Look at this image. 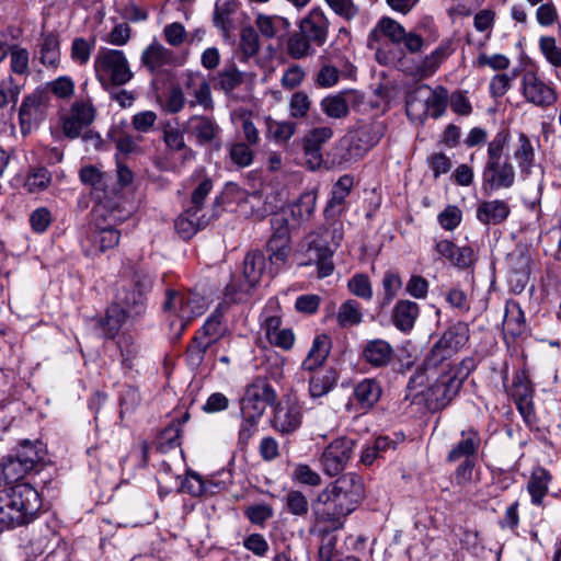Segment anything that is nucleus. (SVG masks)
I'll use <instances>...</instances> for the list:
<instances>
[{
	"instance_id": "1",
	"label": "nucleus",
	"mask_w": 561,
	"mask_h": 561,
	"mask_svg": "<svg viewBox=\"0 0 561 561\" xmlns=\"http://www.w3.org/2000/svg\"><path fill=\"white\" fill-rule=\"evenodd\" d=\"M362 493L363 483L358 476H342L318 494L311 504L312 513L319 523L339 529L345 517L355 511Z\"/></svg>"
},
{
	"instance_id": "2",
	"label": "nucleus",
	"mask_w": 561,
	"mask_h": 561,
	"mask_svg": "<svg viewBox=\"0 0 561 561\" xmlns=\"http://www.w3.org/2000/svg\"><path fill=\"white\" fill-rule=\"evenodd\" d=\"M41 506V496L32 484L0 485V533L31 523Z\"/></svg>"
},
{
	"instance_id": "3",
	"label": "nucleus",
	"mask_w": 561,
	"mask_h": 561,
	"mask_svg": "<svg viewBox=\"0 0 561 561\" xmlns=\"http://www.w3.org/2000/svg\"><path fill=\"white\" fill-rule=\"evenodd\" d=\"M385 37L394 45H403L410 54L421 53L425 41L423 36L415 31H407L404 26L389 16H382L369 32L367 46L376 49L377 59L381 62V51L379 43Z\"/></svg>"
},
{
	"instance_id": "4",
	"label": "nucleus",
	"mask_w": 561,
	"mask_h": 561,
	"mask_svg": "<svg viewBox=\"0 0 561 561\" xmlns=\"http://www.w3.org/2000/svg\"><path fill=\"white\" fill-rule=\"evenodd\" d=\"M163 310L176 316V320L171 322V328L175 330L174 335L180 339L187 325L197 317H201L207 310V302L204 297L196 293H182L168 289Z\"/></svg>"
},
{
	"instance_id": "5",
	"label": "nucleus",
	"mask_w": 561,
	"mask_h": 561,
	"mask_svg": "<svg viewBox=\"0 0 561 561\" xmlns=\"http://www.w3.org/2000/svg\"><path fill=\"white\" fill-rule=\"evenodd\" d=\"M94 70L105 89L124 85L134 77L125 54L118 49L101 48L94 58Z\"/></svg>"
},
{
	"instance_id": "6",
	"label": "nucleus",
	"mask_w": 561,
	"mask_h": 561,
	"mask_svg": "<svg viewBox=\"0 0 561 561\" xmlns=\"http://www.w3.org/2000/svg\"><path fill=\"white\" fill-rule=\"evenodd\" d=\"M333 254L334 250L330 248L325 238L318 232H311L301 242L300 265H316L318 278H324L334 271Z\"/></svg>"
},
{
	"instance_id": "7",
	"label": "nucleus",
	"mask_w": 561,
	"mask_h": 561,
	"mask_svg": "<svg viewBox=\"0 0 561 561\" xmlns=\"http://www.w3.org/2000/svg\"><path fill=\"white\" fill-rule=\"evenodd\" d=\"M462 379L457 376L454 369L444 370L432 383L426 388V404L432 410H442L446 408L457 396L461 388Z\"/></svg>"
},
{
	"instance_id": "8",
	"label": "nucleus",
	"mask_w": 561,
	"mask_h": 561,
	"mask_svg": "<svg viewBox=\"0 0 561 561\" xmlns=\"http://www.w3.org/2000/svg\"><path fill=\"white\" fill-rule=\"evenodd\" d=\"M383 134L385 126L381 122H371L359 126L350 134L347 139V152L344 156V160L350 162L364 157L380 141Z\"/></svg>"
},
{
	"instance_id": "9",
	"label": "nucleus",
	"mask_w": 561,
	"mask_h": 561,
	"mask_svg": "<svg viewBox=\"0 0 561 561\" xmlns=\"http://www.w3.org/2000/svg\"><path fill=\"white\" fill-rule=\"evenodd\" d=\"M516 171L510 159L486 160L482 171V190L490 195L515 184Z\"/></svg>"
},
{
	"instance_id": "10",
	"label": "nucleus",
	"mask_w": 561,
	"mask_h": 561,
	"mask_svg": "<svg viewBox=\"0 0 561 561\" xmlns=\"http://www.w3.org/2000/svg\"><path fill=\"white\" fill-rule=\"evenodd\" d=\"M276 400L274 388L265 379L256 378L245 389L240 401V412H245L262 417L268 404Z\"/></svg>"
},
{
	"instance_id": "11",
	"label": "nucleus",
	"mask_w": 561,
	"mask_h": 561,
	"mask_svg": "<svg viewBox=\"0 0 561 561\" xmlns=\"http://www.w3.org/2000/svg\"><path fill=\"white\" fill-rule=\"evenodd\" d=\"M354 450V440L339 437L331 442L322 451L320 462L325 474L339 476L348 463Z\"/></svg>"
},
{
	"instance_id": "12",
	"label": "nucleus",
	"mask_w": 561,
	"mask_h": 561,
	"mask_svg": "<svg viewBox=\"0 0 561 561\" xmlns=\"http://www.w3.org/2000/svg\"><path fill=\"white\" fill-rule=\"evenodd\" d=\"M265 266V256L261 251L249 252L243 260V279L238 284L231 282L226 288L227 294H249L260 282Z\"/></svg>"
},
{
	"instance_id": "13",
	"label": "nucleus",
	"mask_w": 561,
	"mask_h": 561,
	"mask_svg": "<svg viewBox=\"0 0 561 561\" xmlns=\"http://www.w3.org/2000/svg\"><path fill=\"white\" fill-rule=\"evenodd\" d=\"M522 92L527 102L541 108L551 106L558 99L554 88L534 71L523 75Z\"/></svg>"
},
{
	"instance_id": "14",
	"label": "nucleus",
	"mask_w": 561,
	"mask_h": 561,
	"mask_svg": "<svg viewBox=\"0 0 561 561\" xmlns=\"http://www.w3.org/2000/svg\"><path fill=\"white\" fill-rule=\"evenodd\" d=\"M95 118V108L90 100H76L69 115L64 119L62 130L68 138H77L83 128Z\"/></svg>"
},
{
	"instance_id": "15",
	"label": "nucleus",
	"mask_w": 561,
	"mask_h": 561,
	"mask_svg": "<svg viewBox=\"0 0 561 561\" xmlns=\"http://www.w3.org/2000/svg\"><path fill=\"white\" fill-rule=\"evenodd\" d=\"M48 98L39 91L24 98L19 112L20 126L23 135L31 131L32 127L44 119Z\"/></svg>"
},
{
	"instance_id": "16",
	"label": "nucleus",
	"mask_w": 561,
	"mask_h": 561,
	"mask_svg": "<svg viewBox=\"0 0 561 561\" xmlns=\"http://www.w3.org/2000/svg\"><path fill=\"white\" fill-rule=\"evenodd\" d=\"M302 423L301 409L291 401L276 404L272 420V427L282 435L295 433Z\"/></svg>"
},
{
	"instance_id": "17",
	"label": "nucleus",
	"mask_w": 561,
	"mask_h": 561,
	"mask_svg": "<svg viewBox=\"0 0 561 561\" xmlns=\"http://www.w3.org/2000/svg\"><path fill=\"white\" fill-rule=\"evenodd\" d=\"M140 61L153 76L163 73L167 67L176 66L175 54L157 41H153L146 47L141 54Z\"/></svg>"
},
{
	"instance_id": "18",
	"label": "nucleus",
	"mask_w": 561,
	"mask_h": 561,
	"mask_svg": "<svg viewBox=\"0 0 561 561\" xmlns=\"http://www.w3.org/2000/svg\"><path fill=\"white\" fill-rule=\"evenodd\" d=\"M298 28L302 31L317 47H321L328 41L330 21L321 8H312L300 20Z\"/></svg>"
},
{
	"instance_id": "19",
	"label": "nucleus",
	"mask_w": 561,
	"mask_h": 561,
	"mask_svg": "<svg viewBox=\"0 0 561 561\" xmlns=\"http://www.w3.org/2000/svg\"><path fill=\"white\" fill-rule=\"evenodd\" d=\"M480 432L469 426L460 432V439L454 444L447 454L446 461L454 463L461 459H477L481 446Z\"/></svg>"
},
{
	"instance_id": "20",
	"label": "nucleus",
	"mask_w": 561,
	"mask_h": 561,
	"mask_svg": "<svg viewBox=\"0 0 561 561\" xmlns=\"http://www.w3.org/2000/svg\"><path fill=\"white\" fill-rule=\"evenodd\" d=\"M354 180L351 175H342L332 186L331 196L323 211L324 218L341 217L347 210L346 198L351 194Z\"/></svg>"
},
{
	"instance_id": "21",
	"label": "nucleus",
	"mask_w": 561,
	"mask_h": 561,
	"mask_svg": "<svg viewBox=\"0 0 561 561\" xmlns=\"http://www.w3.org/2000/svg\"><path fill=\"white\" fill-rule=\"evenodd\" d=\"M185 131L196 139L197 145L204 146L215 141L221 129L211 117L193 115L185 124Z\"/></svg>"
},
{
	"instance_id": "22",
	"label": "nucleus",
	"mask_w": 561,
	"mask_h": 561,
	"mask_svg": "<svg viewBox=\"0 0 561 561\" xmlns=\"http://www.w3.org/2000/svg\"><path fill=\"white\" fill-rule=\"evenodd\" d=\"M362 358L374 368L388 366L393 357L394 350L392 345L382 339L368 340L362 348Z\"/></svg>"
},
{
	"instance_id": "23",
	"label": "nucleus",
	"mask_w": 561,
	"mask_h": 561,
	"mask_svg": "<svg viewBox=\"0 0 561 561\" xmlns=\"http://www.w3.org/2000/svg\"><path fill=\"white\" fill-rule=\"evenodd\" d=\"M333 136L331 127H317L310 130L304 141V150L307 157L306 163L311 170H316L322 162L321 147Z\"/></svg>"
},
{
	"instance_id": "24",
	"label": "nucleus",
	"mask_w": 561,
	"mask_h": 561,
	"mask_svg": "<svg viewBox=\"0 0 561 561\" xmlns=\"http://www.w3.org/2000/svg\"><path fill=\"white\" fill-rule=\"evenodd\" d=\"M511 214V207L503 199L483 201L477 206L476 218L485 226L503 224Z\"/></svg>"
},
{
	"instance_id": "25",
	"label": "nucleus",
	"mask_w": 561,
	"mask_h": 561,
	"mask_svg": "<svg viewBox=\"0 0 561 561\" xmlns=\"http://www.w3.org/2000/svg\"><path fill=\"white\" fill-rule=\"evenodd\" d=\"M381 393L376 379L365 378L355 385L351 401L362 410H369L379 401Z\"/></svg>"
},
{
	"instance_id": "26",
	"label": "nucleus",
	"mask_w": 561,
	"mask_h": 561,
	"mask_svg": "<svg viewBox=\"0 0 561 561\" xmlns=\"http://www.w3.org/2000/svg\"><path fill=\"white\" fill-rule=\"evenodd\" d=\"M451 54L449 43H442L430 55L425 56L422 61L412 69H404L412 76L420 78H428L433 76L439 68L442 62Z\"/></svg>"
},
{
	"instance_id": "27",
	"label": "nucleus",
	"mask_w": 561,
	"mask_h": 561,
	"mask_svg": "<svg viewBox=\"0 0 561 561\" xmlns=\"http://www.w3.org/2000/svg\"><path fill=\"white\" fill-rule=\"evenodd\" d=\"M185 85L188 93L194 96V101H190L191 107L201 105L205 111L214 108L210 84L202 75H190Z\"/></svg>"
},
{
	"instance_id": "28",
	"label": "nucleus",
	"mask_w": 561,
	"mask_h": 561,
	"mask_svg": "<svg viewBox=\"0 0 561 561\" xmlns=\"http://www.w3.org/2000/svg\"><path fill=\"white\" fill-rule=\"evenodd\" d=\"M420 316V307L409 299H400L392 309V322L401 332H410Z\"/></svg>"
},
{
	"instance_id": "29",
	"label": "nucleus",
	"mask_w": 561,
	"mask_h": 561,
	"mask_svg": "<svg viewBox=\"0 0 561 561\" xmlns=\"http://www.w3.org/2000/svg\"><path fill=\"white\" fill-rule=\"evenodd\" d=\"M317 205V194L314 192H305L293 204L285 207L291 218V225L299 227L309 221L313 216Z\"/></svg>"
},
{
	"instance_id": "30",
	"label": "nucleus",
	"mask_w": 561,
	"mask_h": 561,
	"mask_svg": "<svg viewBox=\"0 0 561 561\" xmlns=\"http://www.w3.org/2000/svg\"><path fill=\"white\" fill-rule=\"evenodd\" d=\"M331 350V340L327 334L317 335L312 345L307 354V357L301 364V368L307 371H314L319 369L325 362Z\"/></svg>"
},
{
	"instance_id": "31",
	"label": "nucleus",
	"mask_w": 561,
	"mask_h": 561,
	"mask_svg": "<svg viewBox=\"0 0 561 561\" xmlns=\"http://www.w3.org/2000/svg\"><path fill=\"white\" fill-rule=\"evenodd\" d=\"M127 318H129L128 311L119 305L108 307L105 317L99 321L101 336L104 339L115 337Z\"/></svg>"
},
{
	"instance_id": "32",
	"label": "nucleus",
	"mask_w": 561,
	"mask_h": 561,
	"mask_svg": "<svg viewBox=\"0 0 561 561\" xmlns=\"http://www.w3.org/2000/svg\"><path fill=\"white\" fill-rule=\"evenodd\" d=\"M39 61L47 68L56 69L60 64L59 36L54 33H43L39 42Z\"/></svg>"
},
{
	"instance_id": "33",
	"label": "nucleus",
	"mask_w": 561,
	"mask_h": 561,
	"mask_svg": "<svg viewBox=\"0 0 561 561\" xmlns=\"http://www.w3.org/2000/svg\"><path fill=\"white\" fill-rule=\"evenodd\" d=\"M513 157L516 160L522 174L528 175L531 173L536 161V153L535 148L526 134H518Z\"/></svg>"
},
{
	"instance_id": "34",
	"label": "nucleus",
	"mask_w": 561,
	"mask_h": 561,
	"mask_svg": "<svg viewBox=\"0 0 561 561\" xmlns=\"http://www.w3.org/2000/svg\"><path fill=\"white\" fill-rule=\"evenodd\" d=\"M551 474L542 467H537L533 470L531 476L527 482V491L531 497V504L541 506L543 499L548 493Z\"/></svg>"
},
{
	"instance_id": "35",
	"label": "nucleus",
	"mask_w": 561,
	"mask_h": 561,
	"mask_svg": "<svg viewBox=\"0 0 561 561\" xmlns=\"http://www.w3.org/2000/svg\"><path fill=\"white\" fill-rule=\"evenodd\" d=\"M351 99L352 92L348 91L328 95L320 102L321 111L330 118H344L348 115Z\"/></svg>"
},
{
	"instance_id": "36",
	"label": "nucleus",
	"mask_w": 561,
	"mask_h": 561,
	"mask_svg": "<svg viewBox=\"0 0 561 561\" xmlns=\"http://www.w3.org/2000/svg\"><path fill=\"white\" fill-rule=\"evenodd\" d=\"M255 25L264 37L273 38L286 36L290 22L279 15L259 14L255 19Z\"/></svg>"
},
{
	"instance_id": "37",
	"label": "nucleus",
	"mask_w": 561,
	"mask_h": 561,
	"mask_svg": "<svg viewBox=\"0 0 561 561\" xmlns=\"http://www.w3.org/2000/svg\"><path fill=\"white\" fill-rule=\"evenodd\" d=\"M430 93V85L422 84L416 87L407 98V114L413 121L423 122L427 117L426 98Z\"/></svg>"
},
{
	"instance_id": "38",
	"label": "nucleus",
	"mask_w": 561,
	"mask_h": 561,
	"mask_svg": "<svg viewBox=\"0 0 561 561\" xmlns=\"http://www.w3.org/2000/svg\"><path fill=\"white\" fill-rule=\"evenodd\" d=\"M503 328L506 334L513 337L522 335L526 331V320L519 304L511 301L506 304Z\"/></svg>"
},
{
	"instance_id": "39",
	"label": "nucleus",
	"mask_w": 561,
	"mask_h": 561,
	"mask_svg": "<svg viewBox=\"0 0 561 561\" xmlns=\"http://www.w3.org/2000/svg\"><path fill=\"white\" fill-rule=\"evenodd\" d=\"M266 251L271 263V272H273V268L277 272L286 264L290 254V239L271 237L266 244Z\"/></svg>"
},
{
	"instance_id": "40",
	"label": "nucleus",
	"mask_w": 561,
	"mask_h": 561,
	"mask_svg": "<svg viewBox=\"0 0 561 561\" xmlns=\"http://www.w3.org/2000/svg\"><path fill=\"white\" fill-rule=\"evenodd\" d=\"M93 247L100 252L115 248L121 239V231L112 226H101L95 222L91 232Z\"/></svg>"
},
{
	"instance_id": "41",
	"label": "nucleus",
	"mask_w": 561,
	"mask_h": 561,
	"mask_svg": "<svg viewBox=\"0 0 561 561\" xmlns=\"http://www.w3.org/2000/svg\"><path fill=\"white\" fill-rule=\"evenodd\" d=\"M244 73L234 64L226 65L214 78L216 89L232 93L243 82Z\"/></svg>"
},
{
	"instance_id": "42",
	"label": "nucleus",
	"mask_w": 561,
	"mask_h": 561,
	"mask_svg": "<svg viewBox=\"0 0 561 561\" xmlns=\"http://www.w3.org/2000/svg\"><path fill=\"white\" fill-rule=\"evenodd\" d=\"M227 331L222 322V312L216 309L205 321L196 335L209 342L211 345L221 339Z\"/></svg>"
},
{
	"instance_id": "43",
	"label": "nucleus",
	"mask_w": 561,
	"mask_h": 561,
	"mask_svg": "<svg viewBox=\"0 0 561 561\" xmlns=\"http://www.w3.org/2000/svg\"><path fill=\"white\" fill-rule=\"evenodd\" d=\"M309 379V393L311 398H321L329 393L335 382L336 377L332 369L314 370Z\"/></svg>"
},
{
	"instance_id": "44",
	"label": "nucleus",
	"mask_w": 561,
	"mask_h": 561,
	"mask_svg": "<svg viewBox=\"0 0 561 561\" xmlns=\"http://www.w3.org/2000/svg\"><path fill=\"white\" fill-rule=\"evenodd\" d=\"M163 141L171 151H182L183 162L194 160L195 152L185 144L184 133L175 127H167L163 129Z\"/></svg>"
},
{
	"instance_id": "45",
	"label": "nucleus",
	"mask_w": 561,
	"mask_h": 561,
	"mask_svg": "<svg viewBox=\"0 0 561 561\" xmlns=\"http://www.w3.org/2000/svg\"><path fill=\"white\" fill-rule=\"evenodd\" d=\"M313 42L300 30L291 34L287 41V53L294 59L312 56L316 51Z\"/></svg>"
},
{
	"instance_id": "46",
	"label": "nucleus",
	"mask_w": 561,
	"mask_h": 561,
	"mask_svg": "<svg viewBox=\"0 0 561 561\" xmlns=\"http://www.w3.org/2000/svg\"><path fill=\"white\" fill-rule=\"evenodd\" d=\"M45 450L43 444L39 442L32 443L23 440L18 449L16 457L22 460L25 468L33 470L36 466L44 460Z\"/></svg>"
},
{
	"instance_id": "47",
	"label": "nucleus",
	"mask_w": 561,
	"mask_h": 561,
	"mask_svg": "<svg viewBox=\"0 0 561 561\" xmlns=\"http://www.w3.org/2000/svg\"><path fill=\"white\" fill-rule=\"evenodd\" d=\"M237 11V2L234 0H219L215 4L214 10V25L224 32V34H228L231 26L232 21L231 16Z\"/></svg>"
},
{
	"instance_id": "48",
	"label": "nucleus",
	"mask_w": 561,
	"mask_h": 561,
	"mask_svg": "<svg viewBox=\"0 0 561 561\" xmlns=\"http://www.w3.org/2000/svg\"><path fill=\"white\" fill-rule=\"evenodd\" d=\"M469 337L470 329L468 323L460 321L448 328L440 336V340H443L444 343L449 346V350H453L455 353H457L467 344Z\"/></svg>"
},
{
	"instance_id": "49",
	"label": "nucleus",
	"mask_w": 561,
	"mask_h": 561,
	"mask_svg": "<svg viewBox=\"0 0 561 561\" xmlns=\"http://www.w3.org/2000/svg\"><path fill=\"white\" fill-rule=\"evenodd\" d=\"M363 321V312L356 300L344 301L336 313V322L341 328L358 325Z\"/></svg>"
},
{
	"instance_id": "50",
	"label": "nucleus",
	"mask_w": 561,
	"mask_h": 561,
	"mask_svg": "<svg viewBox=\"0 0 561 561\" xmlns=\"http://www.w3.org/2000/svg\"><path fill=\"white\" fill-rule=\"evenodd\" d=\"M296 131V124L288 121H275L266 118V137L275 142L288 141Z\"/></svg>"
},
{
	"instance_id": "51",
	"label": "nucleus",
	"mask_w": 561,
	"mask_h": 561,
	"mask_svg": "<svg viewBox=\"0 0 561 561\" xmlns=\"http://www.w3.org/2000/svg\"><path fill=\"white\" fill-rule=\"evenodd\" d=\"M218 484L213 481L204 480L198 473L194 471H188L186 473V478L182 483V489L184 492L193 495V496H202L207 493H214V488H217Z\"/></svg>"
},
{
	"instance_id": "52",
	"label": "nucleus",
	"mask_w": 561,
	"mask_h": 561,
	"mask_svg": "<svg viewBox=\"0 0 561 561\" xmlns=\"http://www.w3.org/2000/svg\"><path fill=\"white\" fill-rule=\"evenodd\" d=\"M197 213L198 211L193 210V208H187L185 213L175 220V229L182 238H192L204 225L201 218L197 217Z\"/></svg>"
},
{
	"instance_id": "53",
	"label": "nucleus",
	"mask_w": 561,
	"mask_h": 561,
	"mask_svg": "<svg viewBox=\"0 0 561 561\" xmlns=\"http://www.w3.org/2000/svg\"><path fill=\"white\" fill-rule=\"evenodd\" d=\"M538 48L545 60L553 68H561V46L554 36L541 35L538 39Z\"/></svg>"
},
{
	"instance_id": "54",
	"label": "nucleus",
	"mask_w": 561,
	"mask_h": 561,
	"mask_svg": "<svg viewBox=\"0 0 561 561\" xmlns=\"http://www.w3.org/2000/svg\"><path fill=\"white\" fill-rule=\"evenodd\" d=\"M426 95V98H428V101H426L427 116L431 115L434 118L440 117L445 113L448 103L447 89L440 85L435 89L430 87V93Z\"/></svg>"
},
{
	"instance_id": "55",
	"label": "nucleus",
	"mask_w": 561,
	"mask_h": 561,
	"mask_svg": "<svg viewBox=\"0 0 561 561\" xmlns=\"http://www.w3.org/2000/svg\"><path fill=\"white\" fill-rule=\"evenodd\" d=\"M114 305H119L128 311V317L138 316L144 311V296L139 289H130L118 293L117 301Z\"/></svg>"
},
{
	"instance_id": "56",
	"label": "nucleus",
	"mask_w": 561,
	"mask_h": 561,
	"mask_svg": "<svg viewBox=\"0 0 561 561\" xmlns=\"http://www.w3.org/2000/svg\"><path fill=\"white\" fill-rule=\"evenodd\" d=\"M181 425L180 423H171L167 426L157 438V448L165 454L181 446Z\"/></svg>"
},
{
	"instance_id": "57",
	"label": "nucleus",
	"mask_w": 561,
	"mask_h": 561,
	"mask_svg": "<svg viewBox=\"0 0 561 561\" xmlns=\"http://www.w3.org/2000/svg\"><path fill=\"white\" fill-rule=\"evenodd\" d=\"M24 462L15 457H8L4 459L1 466V474L5 480V484L12 485L13 482H18L26 473L31 472L28 468H25Z\"/></svg>"
},
{
	"instance_id": "58",
	"label": "nucleus",
	"mask_w": 561,
	"mask_h": 561,
	"mask_svg": "<svg viewBox=\"0 0 561 561\" xmlns=\"http://www.w3.org/2000/svg\"><path fill=\"white\" fill-rule=\"evenodd\" d=\"M286 511L297 517L306 516L309 512V502L306 495L298 490H289L284 496Z\"/></svg>"
},
{
	"instance_id": "59",
	"label": "nucleus",
	"mask_w": 561,
	"mask_h": 561,
	"mask_svg": "<svg viewBox=\"0 0 561 561\" xmlns=\"http://www.w3.org/2000/svg\"><path fill=\"white\" fill-rule=\"evenodd\" d=\"M210 346L211 344L209 342L195 334L186 350L187 364L192 368H198L203 364L206 352Z\"/></svg>"
},
{
	"instance_id": "60",
	"label": "nucleus",
	"mask_w": 561,
	"mask_h": 561,
	"mask_svg": "<svg viewBox=\"0 0 561 561\" xmlns=\"http://www.w3.org/2000/svg\"><path fill=\"white\" fill-rule=\"evenodd\" d=\"M79 178L84 185L90 186L94 192H104L106 188V175L93 165L81 168Z\"/></svg>"
},
{
	"instance_id": "61",
	"label": "nucleus",
	"mask_w": 561,
	"mask_h": 561,
	"mask_svg": "<svg viewBox=\"0 0 561 561\" xmlns=\"http://www.w3.org/2000/svg\"><path fill=\"white\" fill-rule=\"evenodd\" d=\"M455 351L449 350V346L444 343L443 340H438L432 347L430 354L424 360L425 369H436L439 365H443L445 360L450 358Z\"/></svg>"
},
{
	"instance_id": "62",
	"label": "nucleus",
	"mask_w": 561,
	"mask_h": 561,
	"mask_svg": "<svg viewBox=\"0 0 561 561\" xmlns=\"http://www.w3.org/2000/svg\"><path fill=\"white\" fill-rule=\"evenodd\" d=\"M511 139L510 130L503 128L499 130L493 139L488 144L486 160L508 159L504 156V149Z\"/></svg>"
},
{
	"instance_id": "63",
	"label": "nucleus",
	"mask_w": 561,
	"mask_h": 561,
	"mask_svg": "<svg viewBox=\"0 0 561 561\" xmlns=\"http://www.w3.org/2000/svg\"><path fill=\"white\" fill-rule=\"evenodd\" d=\"M290 478L295 483L309 486H318L322 482L320 474L306 463L295 465Z\"/></svg>"
},
{
	"instance_id": "64",
	"label": "nucleus",
	"mask_w": 561,
	"mask_h": 561,
	"mask_svg": "<svg viewBox=\"0 0 561 561\" xmlns=\"http://www.w3.org/2000/svg\"><path fill=\"white\" fill-rule=\"evenodd\" d=\"M10 51V66L12 72L20 76L30 73V54L26 48L13 45Z\"/></svg>"
}]
</instances>
